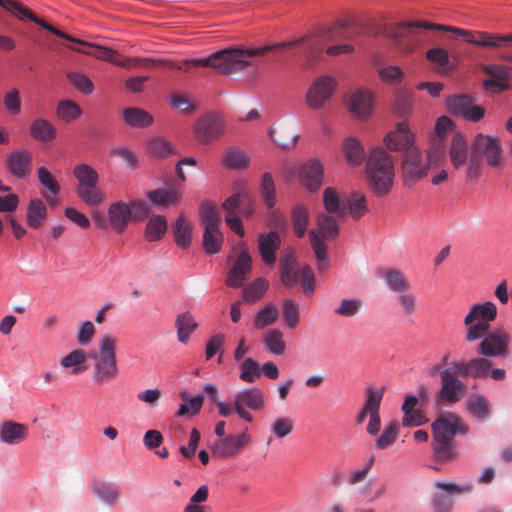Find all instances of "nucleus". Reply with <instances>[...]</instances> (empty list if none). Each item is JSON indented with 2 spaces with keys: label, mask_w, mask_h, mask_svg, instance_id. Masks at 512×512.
<instances>
[{
  "label": "nucleus",
  "mask_w": 512,
  "mask_h": 512,
  "mask_svg": "<svg viewBox=\"0 0 512 512\" xmlns=\"http://www.w3.org/2000/svg\"><path fill=\"white\" fill-rule=\"evenodd\" d=\"M109 226L118 234L123 233L132 221V211L124 201L113 202L108 207Z\"/></svg>",
  "instance_id": "obj_23"
},
{
  "label": "nucleus",
  "mask_w": 512,
  "mask_h": 512,
  "mask_svg": "<svg viewBox=\"0 0 512 512\" xmlns=\"http://www.w3.org/2000/svg\"><path fill=\"white\" fill-rule=\"evenodd\" d=\"M492 361L488 357H476L469 361L456 362L454 368L461 376H471L473 378H485L492 368Z\"/></svg>",
  "instance_id": "obj_25"
},
{
  "label": "nucleus",
  "mask_w": 512,
  "mask_h": 512,
  "mask_svg": "<svg viewBox=\"0 0 512 512\" xmlns=\"http://www.w3.org/2000/svg\"><path fill=\"white\" fill-rule=\"evenodd\" d=\"M261 376V367L252 358H246L240 365V379L246 383H253Z\"/></svg>",
  "instance_id": "obj_58"
},
{
  "label": "nucleus",
  "mask_w": 512,
  "mask_h": 512,
  "mask_svg": "<svg viewBox=\"0 0 512 512\" xmlns=\"http://www.w3.org/2000/svg\"><path fill=\"white\" fill-rule=\"evenodd\" d=\"M73 176L76 178L77 186L97 184L99 175L97 171L88 164H77L73 168Z\"/></svg>",
  "instance_id": "obj_52"
},
{
  "label": "nucleus",
  "mask_w": 512,
  "mask_h": 512,
  "mask_svg": "<svg viewBox=\"0 0 512 512\" xmlns=\"http://www.w3.org/2000/svg\"><path fill=\"white\" fill-rule=\"evenodd\" d=\"M467 408L473 416L484 419L489 413V402L483 396H472L467 402Z\"/></svg>",
  "instance_id": "obj_62"
},
{
  "label": "nucleus",
  "mask_w": 512,
  "mask_h": 512,
  "mask_svg": "<svg viewBox=\"0 0 512 512\" xmlns=\"http://www.w3.org/2000/svg\"><path fill=\"white\" fill-rule=\"evenodd\" d=\"M268 281L263 278H258L242 291L244 301L254 303L262 298L268 289Z\"/></svg>",
  "instance_id": "obj_55"
},
{
  "label": "nucleus",
  "mask_w": 512,
  "mask_h": 512,
  "mask_svg": "<svg viewBox=\"0 0 512 512\" xmlns=\"http://www.w3.org/2000/svg\"><path fill=\"white\" fill-rule=\"evenodd\" d=\"M470 147L466 137L461 133L452 136L448 155L454 169L459 170L465 168V173L469 167Z\"/></svg>",
  "instance_id": "obj_20"
},
{
  "label": "nucleus",
  "mask_w": 512,
  "mask_h": 512,
  "mask_svg": "<svg viewBox=\"0 0 512 512\" xmlns=\"http://www.w3.org/2000/svg\"><path fill=\"white\" fill-rule=\"evenodd\" d=\"M386 147L390 151H407L414 147V136L406 123L397 124L395 131L390 132L384 139Z\"/></svg>",
  "instance_id": "obj_24"
},
{
  "label": "nucleus",
  "mask_w": 512,
  "mask_h": 512,
  "mask_svg": "<svg viewBox=\"0 0 512 512\" xmlns=\"http://www.w3.org/2000/svg\"><path fill=\"white\" fill-rule=\"evenodd\" d=\"M263 341L268 352L274 355H282L285 352L286 344L283 340V333L279 329H269Z\"/></svg>",
  "instance_id": "obj_49"
},
{
  "label": "nucleus",
  "mask_w": 512,
  "mask_h": 512,
  "mask_svg": "<svg viewBox=\"0 0 512 512\" xmlns=\"http://www.w3.org/2000/svg\"><path fill=\"white\" fill-rule=\"evenodd\" d=\"M270 136L273 141L283 149H290L294 147L298 139V135L296 133H288L284 128L271 130Z\"/></svg>",
  "instance_id": "obj_63"
},
{
  "label": "nucleus",
  "mask_w": 512,
  "mask_h": 512,
  "mask_svg": "<svg viewBox=\"0 0 512 512\" xmlns=\"http://www.w3.org/2000/svg\"><path fill=\"white\" fill-rule=\"evenodd\" d=\"M76 193L86 205L91 207L102 204L106 199L105 194L97 187V184L77 186Z\"/></svg>",
  "instance_id": "obj_43"
},
{
  "label": "nucleus",
  "mask_w": 512,
  "mask_h": 512,
  "mask_svg": "<svg viewBox=\"0 0 512 512\" xmlns=\"http://www.w3.org/2000/svg\"><path fill=\"white\" fill-rule=\"evenodd\" d=\"M32 153L27 149L14 150L7 155L6 165L16 178H26L32 170Z\"/></svg>",
  "instance_id": "obj_22"
},
{
  "label": "nucleus",
  "mask_w": 512,
  "mask_h": 512,
  "mask_svg": "<svg viewBox=\"0 0 512 512\" xmlns=\"http://www.w3.org/2000/svg\"><path fill=\"white\" fill-rule=\"evenodd\" d=\"M82 110L80 106L72 100H61L56 107V115L59 120L72 122L80 117Z\"/></svg>",
  "instance_id": "obj_50"
},
{
  "label": "nucleus",
  "mask_w": 512,
  "mask_h": 512,
  "mask_svg": "<svg viewBox=\"0 0 512 512\" xmlns=\"http://www.w3.org/2000/svg\"><path fill=\"white\" fill-rule=\"evenodd\" d=\"M309 220V209L306 205L298 204L293 208L292 225L297 237L302 238L305 235Z\"/></svg>",
  "instance_id": "obj_46"
},
{
  "label": "nucleus",
  "mask_w": 512,
  "mask_h": 512,
  "mask_svg": "<svg viewBox=\"0 0 512 512\" xmlns=\"http://www.w3.org/2000/svg\"><path fill=\"white\" fill-rule=\"evenodd\" d=\"M116 337L103 334L99 340L97 349L88 353V358L93 362L91 381L95 386L101 387L115 382L120 375L117 359Z\"/></svg>",
  "instance_id": "obj_3"
},
{
  "label": "nucleus",
  "mask_w": 512,
  "mask_h": 512,
  "mask_svg": "<svg viewBox=\"0 0 512 512\" xmlns=\"http://www.w3.org/2000/svg\"><path fill=\"white\" fill-rule=\"evenodd\" d=\"M95 496L109 507L115 506L121 497L120 489L107 483H97L93 486Z\"/></svg>",
  "instance_id": "obj_42"
},
{
  "label": "nucleus",
  "mask_w": 512,
  "mask_h": 512,
  "mask_svg": "<svg viewBox=\"0 0 512 512\" xmlns=\"http://www.w3.org/2000/svg\"><path fill=\"white\" fill-rule=\"evenodd\" d=\"M414 28L452 31L464 36L466 42L483 48H499L504 45V37L500 34H492L488 32H470L451 26L432 24L426 21L407 22L392 25L387 28L386 33L387 36L392 38L395 42L402 43L412 34Z\"/></svg>",
  "instance_id": "obj_2"
},
{
  "label": "nucleus",
  "mask_w": 512,
  "mask_h": 512,
  "mask_svg": "<svg viewBox=\"0 0 512 512\" xmlns=\"http://www.w3.org/2000/svg\"><path fill=\"white\" fill-rule=\"evenodd\" d=\"M457 370L443 369L440 371L441 389L439 398L442 401L455 403L466 394V385L457 378Z\"/></svg>",
  "instance_id": "obj_17"
},
{
  "label": "nucleus",
  "mask_w": 512,
  "mask_h": 512,
  "mask_svg": "<svg viewBox=\"0 0 512 512\" xmlns=\"http://www.w3.org/2000/svg\"><path fill=\"white\" fill-rule=\"evenodd\" d=\"M483 161L492 169H500L503 167L505 159L498 138L478 133L470 147L469 167L466 172L468 181H475L481 177Z\"/></svg>",
  "instance_id": "obj_4"
},
{
  "label": "nucleus",
  "mask_w": 512,
  "mask_h": 512,
  "mask_svg": "<svg viewBox=\"0 0 512 512\" xmlns=\"http://www.w3.org/2000/svg\"><path fill=\"white\" fill-rule=\"evenodd\" d=\"M17 7L18 8H15V13L12 14L18 17L19 19L27 17L28 19L38 24L45 30L53 33L54 35L79 45L78 47L69 46L71 50L93 56L97 59L104 60L112 64H115L117 62L118 53L115 50L99 45L90 44L79 39H76L70 36L69 34L62 32L61 30L57 29L51 24L45 22L44 20L38 18L33 12H31L27 7L23 6L19 2L17 3Z\"/></svg>",
  "instance_id": "obj_7"
},
{
  "label": "nucleus",
  "mask_w": 512,
  "mask_h": 512,
  "mask_svg": "<svg viewBox=\"0 0 512 512\" xmlns=\"http://www.w3.org/2000/svg\"><path fill=\"white\" fill-rule=\"evenodd\" d=\"M396 301L404 316L411 317L415 314L417 310V297L414 293L404 290V292L398 294Z\"/></svg>",
  "instance_id": "obj_59"
},
{
  "label": "nucleus",
  "mask_w": 512,
  "mask_h": 512,
  "mask_svg": "<svg viewBox=\"0 0 512 512\" xmlns=\"http://www.w3.org/2000/svg\"><path fill=\"white\" fill-rule=\"evenodd\" d=\"M435 487L440 490V493H437L433 497V507L435 512H451L453 507V501L443 492H446L449 495H460V494H468L473 491V484L471 482H465L462 484H456L453 482H441L438 481L435 483Z\"/></svg>",
  "instance_id": "obj_14"
},
{
  "label": "nucleus",
  "mask_w": 512,
  "mask_h": 512,
  "mask_svg": "<svg viewBox=\"0 0 512 512\" xmlns=\"http://www.w3.org/2000/svg\"><path fill=\"white\" fill-rule=\"evenodd\" d=\"M434 460L440 463H449L456 459L457 453L453 442L433 440Z\"/></svg>",
  "instance_id": "obj_44"
},
{
  "label": "nucleus",
  "mask_w": 512,
  "mask_h": 512,
  "mask_svg": "<svg viewBox=\"0 0 512 512\" xmlns=\"http://www.w3.org/2000/svg\"><path fill=\"white\" fill-rule=\"evenodd\" d=\"M168 228L167 219L162 215H152L149 217L144 236L149 242H156L162 239Z\"/></svg>",
  "instance_id": "obj_37"
},
{
  "label": "nucleus",
  "mask_w": 512,
  "mask_h": 512,
  "mask_svg": "<svg viewBox=\"0 0 512 512\" xmlns=\"http://www.w3.org/2000/svg\"><path fill=\"white\" fill-rule=\"evenodd\" d=\"M181 397L186 401V403L180 405L178 411L176 412V416L182 417L188 413L195 415L200 411L204 401L203 395L189 398L186 392H181Z\"/></svg>",
  "instance_id": "obj_60"
},
{
  "label": "nucleus",
  "mask_w": 512,
  "mask_h": 512,
  "mask_svg": "<svg viewBox=\"0 0 512 512\" xmlns=\"http://www.w3.org/2000/svg\"><path fill=\"white\" fill-rule=\"evenodd\" d=\"M279 310L273 303H268L263 309L259 310L254 317V326L257 329H263L277 321Z\"/></svg>",
  "instance_id": "obj_51"
},
{
  "label": "nucleus",
  "mask_w": 512,
  "mask_h": 512,
  "mask_svg": "<svg viewBox=\"0 0 512 512\" xmlns=\"http://www.w3.org/2000/svg\"><path fill=\"white\" fill-rule=\"evenodd\" d=\"M177 339L180 343L186 344L190 335L197 329L198 323L189 311L182 312L175 319Z\"/></svg>",
  "instance_id": "obj_34"
},
{
  "label": "nucleus",
  "mask_w": 512,
  "mask_h": 512,
  "mask_svg": "<svg viewBox=\"0 0 512 512\" xmlns=\"http://www.w3.org/2000/svg\"><path fill=\"white\" fill-rule=\"evenodd\" d=\"M340 33V29L322 30L309 36L294 41L282 42L275 45H267L249 49H224L202 59L185 60L180 65L173 63L172 68L188 71L191 67H211L217 72L230 76L245 70L252 63L248 58L263 56L269 51L280 48L304 45V53L310 61L323 50L324 43L333 40Z\"/></svg>",
  "instance_id": "obj_1"
},
{
  "label": "nucleus",
  "mask_w": 512,
  "mask_h": 512,
  "mask_svg": "<svg viewBox=\"0 0 512 512\" xmlns=\"http://www.w3.org/2000/svg\"><path fill=\"white\" fill-rule=\"evenodd\" d=\"M367 182L377 197L387 195L394 185L395 165L393 157L382 147L372 148L366 159Z\"/></svg>",
  "instance_id": "obj_5"
},
{
  "label": "nucleus",
  "mask_w": 512,
  "mask_h": 512,
  "mask_svg": "<svg viewBox=\"0 0 512 512\" xmlns=\"http://www.w3.org/2000/svg\"><path fill=\"white\" fill-rule=\"evenodd\" d=\"M249 202V196L246 193H235L231 195L226 201L223 203L222 207L227 213H237L239 211L241 214L249 216L252 211L249 208H243V205Z\"/></svg>",
  "instance_id": "obj_53"
},
{
  "label": "nucleus",
  "mask_w": 512,
  "mask_h": 512,
  "mask_svg": "<svg viewBox=\"0 0 512 512\" xmlns=\"http://www.w3.org/2000/svg\"><path fill=\"white\" fill-rule=\"evenodd\" d=\"M324 213L338 214L340 218H346L347 208L342 204L337 191L332 187H327L323 192Z\"/></svg>",
  "instance_id": "obj_39"
},
{
  "label": "nucleus",
  "mask_w": 512,
  "mask_h": 512,
  "mask_svg": "<svg viewBox=\"0 0 512 512\" xmlns=\"http://www.w3.org/2000/svg\"><path fill=\"white\" fill-rule=\"evenodd\" d=\"M30 136L42 143L52 142L57 136L56 127L44 118L34 119L29 127Z\"/></svg>",
  "instance_id": "obj_30"
},
{
  "label": "nucleus",
  "mask_w": 512,
  "mask_h": 512,
  "mask_svg": "<svg viewBox=\"0 0 512 512\" xmlns=\"http://www.w3.org/2000/svg\"><path fill=\"white\" fill-rule=\"evenodd\" d=\"M399 428V423L396 420L385 426L382 434L375 440L376 448L384 450L391 447L397 440Z\"/></svg>",
  "instance_id": "obj_54"
},
{
  "label": "nucleus",
  "mask_w": 512,
  "mask_h": 512,
  "mask_svg": "<svg viewBox=\"0 0 512 512\" xmlns=\"http://www.w3.org/2000/svg\"><path fill=\"white\" fill-rule=\"evenodd\" d=\"M372 95L369 91L358 90L349 102L350 111L358 118L368 116L372 111Z\"/></svg>",
  "instance_id": "obj_31"
},
{
  "label": "nucleus",
  "mask_w": 512,
  "mask_h": 512,
  "mask_svg": "<svg viewBox=\"0 0 512 512\" xmlns=\"http://www.w3.org/2000/svg\"><path fill=\"white\" fill-rule=\"evenodd\" d=\"M222 163L228 169L242 170L249 166L250 159L242 149L229 147L223 153Z\"/></svg>",
  "instance_id": "obj_36"
},
{
  "label": "nucleus",
  "mask_w": 512,
  "mask_h": 512,
  "mask_svg": "<svg viewBox=\"0 0 512 512\" xmlns=\"http://www.w3.org/2000/svg\"><path fill=\"white\" fill-rule=\"evenodd\" d=\"M260 194L264 200V203L270 209L269 217L273 220L274 225H277L278 223L283 224L282 218L274 210V206L276 204L275 182L269 172H265L262 175L260 183Z\"/></svg>",
  "instance_id": "obj_28"
},
{
  "label": "nucleus",
  "mask_w": 512,
  "mask_h": 512,
  "mask_svg": "<svg viewBox=\"0 0 512 512\" xmlns=\"http://www.w3.org/2000/svg\"><path fill=\"white\" fill-rule=\"evenodd\" d=\"M447 108L452 115L472 122H478L485 115V109L474 104L472 97L468 95H454L448 98Z\"/></svg>",
  "instance_id": "obj_16"
},
{
  "label": "nucleus",
  "mask_w": 512,
  "mask_h": 512,
  "mask_svg": "<svg viewBox=\"0 0 512 512\" xmlns=\"http://www.w3.org/2000/svg\"><path fill=\"white\" fill-rule=\"evenodd\" d=\"M249 442V436L244 432L239 435L223 437L212 446V454L218 458L236 456Z\"/></svg>",
  "instance_id": "obj_21"
},
{
  "label": "nucleus",
  "mask_w": 512,
  "mask_h": 512,
  "mask_svg": "<svg viewBox=\"0 0 512 512\" xmlns=\"http://www.w3.org/2000/svg\"><path fill=\"white\" fill-rule=\"evenodd\" d=\"M29 429L26 424L4 421L0 425V441L8 445H17L28 437Z\"/></svg>",
  "instance_id": "obj_27"
},
{
  "label": "nucleus",
  "mask_w": 512,
  "mask_h": 512,
  "mask_svg": "<svg viewBox=\"0 0 512 512\" xmlns=\"http://www.w3.org/2000/svg\"><path fill=\"white\" fill-rule=\"evenodd\" d=\"M148 149L152 155L160 158L177 154V150L171 142L161 137L151 139L148 144Z\"/></svg>",
  "instance_id": "obj_56"
},
{
  "label": "nucleus",
  "mask_w": 512,
  "mask_h": 512,
  "mask_svg": "<svg viewBox=\"0 0 512 512\" xmlns=\"http://www.w3.org/2000/svg\"><path fill=\"white\" fill-rule=\"evenodd\" d=\"M361 308L362 301L360 299H343L334 312L342 317H353L359 313Z\"/></svg>",
  "instance_id": "obj_64"
},
{
  "label": "nucleus",
  "mask_w": 512,
  "mask_h": 512,
  "mask_svg": "<svg viewBox=\"0 0 512 512\" xmlns=\"http://www.w3.org/2000/svg\"><path fill=\"white\" fill-rule=\"evenodd\" d=\"M379 275L385 280L388 288L394 293H401L410 289V281L398 269H383L379 271Z\"/></svg>",
  "instance_id": "obj_33"
},
{
  "label": "nucleus",
  "mask_w": 512,
  "mask_h": 512,
  "mask_svg": "<svg viewBox=\"0 0 512 512\" xmlns=\"http://www.w3.org/2000/svg\"><path fill=\"white\" fill-rule=\"evenodd\" d=\"M225 132V121L216 113H208L199 118L194 127L196 139L202 144H208L220 138Z\"/></svg>",
  "instance_id": "obj_12"
},
{
  "label": "nucleus",
  "mask_w": 512,
  "mask_h": 512,
  "mask_svg": "<svg viewBox=\"0 0 512 512\" xmlns=\"http://www.w3.org/2000/svg\"><path fill=\"white\" fill-rule=\"evenodd\" d=\"M147 196L156 205L169 206L179 202L181 192L178 189H156L149 191Z\"/></svg>",
  "instance_id": "obj_48"
},
{
  "label": "nucleus",
  "mask_w": 512,
  "mask_h": 512,
  "mask_svg": "<svg viewBox=\"0 0 512 512\" xmlns=\"http://www.w3.org/2000/svg\"><path fill=\"white\" fill-rule=\"evenodd\" d=\"M334 81L329 76L316 79L306 94V103L312 109H320L334 91Z\"/></svg>",
  "instance_id": "obj_18"
},
{
  "label": "nucleus",
  "mask_w": 512,
  "mask_h": 512,
  "mask_svg": "<svg viewBox=\"0 0 512 512\" xmlns=\"http://www.w3.org/2000/svg\"><path fill=\"white\" fill-rule=\"evenodd\" d=\"M173 230L177 245L184 249L189 247L193 225L183 214H180L176 219Z\"/></svg>",
  "instance_id": "obj_41"
},
{
  "label": "nucleus",
  "mask_w": 512,
  "mask_h": 512,
  "mask_svg": "<svg viewBox=\"0 0 512 512\" xmlns=\"http://www.w3.org/2000/svg\"><path fill=\"white\" fill-rule=\"evenodd\" d=\"M497 316V307L491 301L474 304L464 317V325L467 327L465 340L474 342L481 339L489 330V323Z\"/></svg>",
  "instance_id": "obj_8"
},
{
  "label": "nucleus",
  "mask_w": 512,
  "mask_h": 512,
  "mask_svg": "<svg viewBox=\"0 0 512 512\" xmlns=\"http://www.w3.org/2000/svg\"><path fill=\"white\" fill-rule=\"evenodd\" d=\"M251 271L252 258L247 252L242 251L228 271L225 284L231 288H240L245 284Z\"/></svg>",
  "instance_id": "obj_19"
},
{
  "label": "nucleus",
  "mask_w": 512,
  "mask_h": 512,
  "mask_svg": "<svg viewBox=\"0 0 512 512\" xmlns=\"http://www.w3.org/2000/svg\"><path fill=\"white\" fill-rule=\"evenodd\" d=\"M200 219L204 226V250L208 254L219 253L223 244V234L220 231L221 217L218 210L211 203H203L200 207Z\"/></svg>",
  "instance_id": "obj_10"
},
{
  "label": "nucleus",
  "mask_w": 512,
  "mask_h": 512,
  "mask_svg": "<svg viewBox=\"0 0 512 512\" xmlns=\"http://www.w3.org/2000/svg\"><path fill=\"white\" fill-rule=\"evenodd\" d=\"M47 217V207L41 199H32L27 208V223L33 229L40 228Z\"/></svg>",
  "instance_id": "obj_40"
},
{
  "label": "nucleus",
  "mask_w": 512,
  "mask_h": 512,
  "mask_svg": "<svg viewBox=\"0 0 512 512\" xmlns=\"http://www.w3.org/2000/svg\"><path fill=\"white\" fill-rule=\"evenodd\" d=\"M384 392H385V387H381L379 389H376L374 387H368L366 389L365 403H364L360 413L357 416V419H356L357 424H359V425L362 424L365 421L367 416L370 417V412L367 409H369L372 405H374V407H375L376 404H381Z\"/></svg>",
  "instance_id": "obj_47"
},
{
  "label": "nucleus",
  "mask_w": 512,
  "mask_h": 512,
  "mask_svg": "<svg viewBox=\"0 0 512 512\" xmlns=\"http://www.w3.org/2000/svg\"><path fill=\"white\" fill-rule=\"evenodd\" d=\"M481 339L482 341L477 347L479 355L486 357H506L508 355L510 335L506 331L502 329L493 332L487 331Z\"/></svg>",
  "instance_id": "obj_13"
},
{
  "label": "nucleus",
  "mask_w": 512,
  "mask_h": 512,
  "mask_svg": "<svg viewBox=\"0 0 512 512\" xmlns=\"http://www.w3.org/2000/svg\"><path fill=\"white\" fill-rule=\"evenodd\" d=\"M344 219L340 218L338 214L320 212L316 217V227L309 231L311 248L317 260V269L320 272L328 268L326 241L334 240L339 236V222Z\"/></svg>",
  "instance_id": "obj_6"
},
{
  "label": "nucleus",
  "mask_w": 512,
  "mask_h": 512,
  "mask_svg": "<svg viewBox=\"0 0 512 512\" xmlns=\"http://www.w3.org/2000/svg\"><path fill=\"white\" fill-rule=\"evenodd\" d=\"M280 276L283 285L292 288L299 282L301 271L295 269V258L292 254L280 259Z\"/></svg>",
  "instance_id": "obj_35"
},
{
  "label": "nucleus",
  "mask_w": 512,
  "mask_h": 512,
  "mask_svg": "<svg viewBox=\"0 0 512 512\" xmlns=\"http://www.w3.org/2000/svg\"><path fill=\"white\" fill-rule=\"evenodd\" d=\"M346 208L347 214L349 213L355 220L360 219L368 210L365 196L358 193L352 194Z\"/></svg>",
  "instance_id": "obj_61"
},
{
  "label": "nucleus",
  "mask_w": 512,
  "mask_h": 512,
  "mask_svg": "<svg viewBox=\"0 0 512 512\" xmlns=\"http://www.w3.org/2000/svg\"><path fill=\"white\" fill-rule=\"evenodd\" d=\"M259 253L262 260L267 265H272L276 262V252L280 247V236L276 231H270L267 234H260L258 236Z\"/></svg>",
  "instance_id": "obj_29"
},
{
  "label": "nucleus",
  "mask_w": 512,
  "mask_h": 512,
  "mask_svg": "<svg viewBox=\"0 0 512 512\" xmlns=\"http://www.w3.org/2000/svg\"><path fill=\"white\" fill-rule=\"evenodd\" d=\"M265 407V394L257 386L239 391L234 397L235 413L244 421L251 423L252 414L246 408L253 411H260Z\"/></svg>",
  "instance_id": "obj_11"
},
{
  "label": "nucleus",
  "mask_w": 512,
  "mask_h": 512,
  "mask_svg": "<svg viewBox=\"0 0 512 512\" xmlns=\"http://www.w3.org/2000/svg\"><path fill=\"white\" fill-rule=\"evenodd\" d=\"M87 357L88 354H86L84 350L76 349L63 357L60 361V365L63 368H71L72 374L77 375L86 370L85 361Z\"/></svg>",
  "instance_id": "obj_45"
},
{
  "label": "nucleus",
  "mask_w": 512,
  "mask_h": 512,
  "mask_svg": "<svg viewBox=\"0 0 512 512\" xmlns=\"http://www.w3.org/2000/svg\"><path fill=\"white\" fill-rule=\"evenodd\" d=\"M123 119L128 126L133 128H146L153 123L152 115L138 107L124 109Z\"/></svg>",
  "instance_id": "obj_38"
},
{
  "label": "nucleus",
  "mask_w": 512,
  "mask_h": 512,
  "mask_svg": "<svg viewBox=\"0 0 512 512\" xmlns=\"http://www.w3.org/2000/svg\"><path fill=\"white\" fill-rule=\"evenodd\" d=\"M431 154L418 148L405 151L401 159V179L405 187H412L426 177L431 165Z\"/></svg>",
  "instance_id": "obj_9"
},
{
  "label": "nucleus",
  "mask_w": 512,
  "mask_h": 512,
  "mask_svg": "<svg viewBox=\"0 0 512 512\" xmlns=\"http://www.w3.org/2000/svg\"><path fill=\"white\" fill-rule=\"evenodd\" d=\"M323 166L318 160H310L300 169V180L310 191L316 192L322 185Z\"/></svg>",
  "instance_id": "obj_26"
},
{
  "label": "nucleus",
  "mask_w": 512,
  "mask_h": 512,
  "mask_svg": "<svg viewBox=\"0 0 512 512\" xmlns=\"http://www.w3.org/2000/svg\"><path fill=\"white\" fill-rule=\"evenodd\" d=\"M346 162L353 167L359 166L365 159L364 149L361 142L355 137L344 139L342 144Z\"/></svg>",
  "instance_id": "obj_32"
},
{
  "label": "nucleus",
  "mask_w": 512,
  "mask_h": 512,
  "mask_svg": "<svg viewBox=\"0 0 512 512\" xmlns=\"http://www.w3.org/2000/svg\"><path fill=\"white\" fill-rule=\"evenodd\" d=\"M282 314L285 323L290 329H294L300 322L299 305L292 299H284L282 305Z\"/></svg>",
  "instance_id": "obj_57"
},
{
  "label": "nucleus",
  "mask_w": 512,
  "mask_h": 512,
  "mask_svg": "<svg viewBox=\"0 0 512 512\" xmlns=\"http://www.w3.org/2000/svg\"><path fill=\"white\" fill-rule=\"evenodd\" d=\"M433 440L453 442L457 432L466 434L467 426L453 413L442 415L432 424Z\"/></svg>",
  "instance_id": "obj_15"
}]
</instances>
